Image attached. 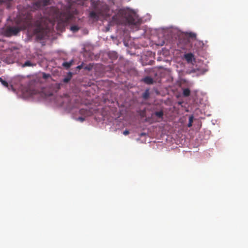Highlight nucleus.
Returning <instances> with one entry per match:
<instances>
[{
	"mask_svg": "<svg viewBox=\"0 0 248 248\" xmlns=\"http://www.w3.org/2000/svg\"><path fill=\"white\" fill-rule=\"evenodd\" d=\"M142 80L147 84H152L154 82L153 79L150 77H146Z\"/></svg>",
	"mask_w": 248,
	"mask_h": 248,
	"instance_id": "obj_7",
	"label": "nucleus"
},
{
	"mask_svg": "<svg viewBox=\"0 0 248 248\" xmlns=\"http://www.w3.org/2000/svg\"><path fill=\"white\" fill-rule=\"evenodd\" d=\"M0 82L4 86L6 87L8 86V83L6 81L4 80L1 78H0Z\"/></svg>",
	"mask_w": 248,
	"mask_h": 248,
	"instance_id": "obj_18",
	"label": "nucleus"
},
{
	"mask_svg": "<svg viewBox=\"0 0 248 248\" xmlns=\"http://www.w3.org/2000/svg\"><path fill=\"white\" fill-rule=\"evenodd\" d=\"M49 77H50V75L49 74H46V73H43V78L44 79H46V78H47Z\"/></svg>",
	"mask_w": 248,
	"mask_h": 248,
	"instance_id": "obj_19",
	"label": "nucleus"
},
{
	"mask_svg": "<svg viewBox=\"0 0 248 248\" xmlns=\"http://www.w3.org/2000/svg\"><path fill=\"white\" fill-rule=\"evenodd\" d=\"M123 134H124V135H127L128 134H129V131H128V130H124V131L123 132Z\"/></svg>",
	"mask_w": 248,
	"mask_h": 248,
	"instance_id": "obj_20",
	"label": "nucleus"
},
{
	"mask_svg": "<svg viewBox=\"0 0 248 248\" xmlns=\"http://www.w3.org/2000/svg\"><path fill=\"white\" fill-rule=\"evenodd\" d=\"M83 68V63L81 64V65H78L77 67V69H78V70H80L81 69H82Z\"/></svg>",
	"mask_w": 248,
	"mask_h": 248,
	"instance_id": "obj_21",
	"label": "nucleus"
},
{
	"mask_svg": "<svg viewBox=\"0 0 248 248\" xmlns=\"http://www.w3.org/2000/svg\"><path fill=\"white\" fill-rule=\"evenodd\" d=\"M190 94V91L188 88H186L183 90V94L185 97L189 96Z\"/></svg>",
	"mask_w": 248,
	"mask_h": 248,
	"instance_id": "obj_13",
	"label": "nucleus"
},
{
	"mask_svg": "<svg viewBox=\"0 0 248 248\" xmlns=\"http://www.w3.org/2000/svg\"><path fill=\"white\" fill-rule=\"evenodd\" d=\"M50 14L58 20V27L64 28L68 24L75 22L77 11L72 10L70 6L65 7L61 11L57 7H52Z\"/></svg>",
	"mask_w": 248,
	"mask_h": 248,
	"instance_id": "obj_2",
	"label": "nucleus"
},
{
	"mask_svg": "<svg viewBox=\"0 0 248 248\" xmlns=\"http://www.w3.org/2000/svg\"><path fill=\"white\" fill-rule=\"evenodd\" d=\"M32 16L31 12L23 11L17 17L16 22L19 27H8L2 31L6 37L16 35L21 30H26L32 26Z\"/></svg>",
	"mask_w": 248,
	"mask_h": 248,
	"instance_id": "obj_1",
	"label": "nucleus"
},
{
	"mask_svg": "<svg viewBox=\"0 0 248 248\" xmlns=\"http://www.w3.org/2000/svg\"><path fill=\"white\" fill-rule=\"evenodd\" d=\"M70 79L68 78H64L63 79V81L64 82H68L69 81Z\"/></svg>",
	"mask_w": 248,
	"mask_h": 248,
	"instance_id": "obj_23",
	"label": "nucleus"
},
{
	"mask_svg": "<svg viewBox=\"0 0 248 248\" xmlns=\"http://www.w3.org/2000/svg\"><path fill=\"white\" fill-rule=\"evenodd\" d=\"M193 120V116L189 117V122H188V124H187L188 127H190L192 125Z\"/></svg>",
	"mask_w": 248,
	"mask_h": 248,
	"instance_id": "obj_17",
	"label": "nucleus"
},
{
	"mask_svg": "<svg viewBox=\"0 0 248 248\" xmlns=\"http://www.w3.org/2000/svg\"><path fill=\"white\" fill-rule=\"evenodd\" d=\"M12 0H0V4L5 3L7 5V8H10L11 7V2Z\"/></svg>",
	"mask_w": 248,
	"mask_h": 248,
	"instance_id": "obj_11",
	"label": "nucleus"
},
{
	"mask_svg": "<svg viewBox=\"0 0 248 248\" xmlns=\"http://www.w3.org/2000/svg\"><path fill=\"white\" fill-rule=\"evenodd\" d=\"M80 28L77 25H72L70 27V30L72 31L73 32H77Z\"/></svg>",
	"mask_w": 248,
	"mask_h": 248,
	"instance_id": "obj_16",
	"label": "nucleus"
},
{
	"mask_svg": "<svg viewBox=\"0 0 248 248\" xmlns=\"http://www.w3.org/2000/svg\"><path fill=\"white\" fill-rule=\"evenodd\" d=\"M189 36L191 38H195V37H196V34H194V33H190Z\"/></svg>",
	"mask_w": 248,
	"mask_h": 248,
	"instance_id": "obj_22",
	"label": "nucleus"
},
{
	"mask_svg": "<svg viewBox=\"0 0 248 248\" xmlns=\"http://www.w3.org/2000/svg\"><path fill=\"white\" fill-rule=\"evenodd\" d=\"M42 20L41 18L34 23V25L37 27V28L35 30V32L36 33L37 38L40 40L43 39L45 36L43 31H42L43 30V28L42 27Z\"/></svg>",
	"mask_w": 248,
	"mask_h": 248,
	"instance_id": "obj_4",
	"label": "nucleus"
},
{
	"mask_svg": "<svg viewBox=\"0 0 248 248\" xmlns=\"http://www.w3.org/2000/svg\"><path fill=\"white\" fill-rule=\"evenodd\" d=\"M35 65H36V64L32 63L30 61H27L22 65V66L23 67H27V66H35Z\"/></svg>",
	"mask_w": 248,
	"mask_h": 248,
	"instance_id": "obj_15",
	"label": "nucleus"
},
{
	"mask_svg": "<svg viewBox=\"0 0 248 248\" xmlns=\"http://www.w3.org/2000/svg\"><path fill=\"white\" fill-rule=\"evenodd\" d=\"M84 69L85 70H90L91 69V67L88 66H86L84 67Z\"/></svg>",
	"mask_w": 248,
	"mask_h": 248,
	"instance_id": "obj_24",
	"label": "nucleus"
},
{
	"mask_svg": "<svg viewBox=\"0 0 248 248\" xmlns=\"http://www.w3.org/2000/svg\"><path fill=\"white\" fill-rule=\"evenodd\" d=\"M50 0H42V2L40 0L36 1L32 3V8L33 10H38L40 9L42 6H46L49 3Z\"/></svg>",
	"mask_w": 248,
	"mask_h": 248,
	"instance_id": "obj_5",
	"label": "nucleus"
},
{
	"mask_svg": "<svg viewBox=\"0 0 248 248\" xmlns=\"http://www.w3.org/2000/svg\"><path fill=\"white\" fill-rule=\"evenodd\" d=\"M78 119L81 122H83L85 120V118L81 117H79Z\"/></svg>",
	"mask_w": 248,
	"mask_h": 248,
	"instance_id": "obj_25",
	"label": "nucleus"
},
{
	"mask_svg": "<svg viewBox=\"0 0 248 248\" xmlns=\"http://www.w3.org/2000/svg\"><path fill=\"white\" fill-rule=\"evenodd\" d=\"M89 17L96 20H97L99 17L97 14L94 11H92L90 13Z\"/></svg>",
	"mask_w": 248,
	"mask_h": 248,
	"instance_id": "obj_9",
	"label": "nucleus"
},
{
	"mask_svg": "<svg viewBox=\"0 0 248 248\" xmlns=\"http://www.w3.org/2000/svg\"><path fill=\"white\" fill-rule=\"evenodd\" d=\"M184 58L188 63H192L195 61L194 55L192 53H188L184 55Z\"/></svg>",
	"mask_w": 248,
	"mask_h": 248,
	"instance_id": "obj_6",
	"label": "nucleus"
},
{
	"mask_svg": "<svg viewBox=\"0 0 248 248\" xmlns=\"http://www.w3.org/2000/svg\"><path fill=\"white\" fill-rule=\"evenodd\" d=\"M164 113L162 110H160L159 111H156L154 114H152V116L154 115H155L156 117H157L158 118H159L161 120L163 119Z\"/></svg>",
	"mask_w": 248,
	"mask_h": 248,
	"instance_id": "obj_8",
	"label": "nucleus"
},
{
	"mask_svg": "<svg viewBox=\"0 0 248 248\" xmlns=\"http://www.w3.org/2000/svg\"><path fill=\"white\" fill-rule=\"evenodd\" d=\"M149 95H150L149 91V90L147 89L143 93L142 96L144 99L146 100V99H148V98L149 97Z\"/></svg>",
	"mask_w": 248,
	"mask_h": 248,
	"instance_id": "obj_12",
	"label": "nucleus"
},
{
	"mask_svg": "<svg viewBox=\"0 0 248 248\" xmlns=\"http://www.w3.org/2000/svg\"><path fill=\"white\" fill-rule=\"evenodd\" d=\"M73 61L71 60L69 62H64L62 63V66L66 69H68L73 64Z\"/></svg>",
	"mask_w": 248,
	"mask_h": 248,
	"instance_id": "obj_10",
	"label": "nucleus"
},
{
	"mask_svg": "<svg viewBox=\"0 0 248 248\" xmlns=\"http://www.w3.org/2000/svg\"><path fill=\"white\" fill-rule=\"evenodd\" d=\"M126 23L129 25H139L141 20L134 13H129L125 15Z\"/></svg>",
	"mask_w": 248,
	"mask_h": 248,
	"instance_id": "obj_3",
	"label": "nucleus"
},
{
	"mask_svg": "<svg viewBox=\"0 0 248 248\" xmlns=\"http://www.w3.org/2000/svg\"><path fill=\"white\" fill-rule=\"evenodd\" d=\"M108 55L110 58L113 60L116 59L118 57L117 53L115 52H110Z\"/></svg>",
	"mask_w": 248,
	"mask_h": 248,
	"instance_id": "obj_14",
	"label": "nucleus"
}]
</instances>
